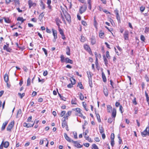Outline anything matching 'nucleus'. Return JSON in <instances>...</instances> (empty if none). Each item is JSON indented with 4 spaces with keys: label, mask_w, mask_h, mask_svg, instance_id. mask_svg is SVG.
<instances>
[{
    "label": "nucleus",
    "mask_w": 149,
    "mask_h": 149,
    "mask_svg": "<svg viewBox=\"0 0 149 149\" xmlns=\"http://www.w3.org/2000/svg\"><path fill=\"white\" fill-rule=\"evenodd\" d=\"M63 13L65 17L66 20L68 23H70L71 22V18L70 15L66 11H65V13L63 11Z\"/></svg>",
    "instance_id": "1"
},
{
    "label": "nucleus",
    "mask_w": 149,
    "mask_h": 149,
    "mask_svg": "<svg viewBox=\"0 0 149 149\" xmlns=\"http://www.w3.org/2000/svg\"><path fill=\"white\" fill-rule=\"evenodd\" d=\"M149 127H147L146 129L143 132H141V134L142 136L145 137L149 136Z\"/></svg>",
    "instance_id": "2"
},
{
    "label": "nucleus",
    "mask_w": 149,
    "mask_h": 149,
    "mask_svg": "<svg viewBox=\"0 0 149 149\" xmlns=\"http://www.w3.org/2000/svg\"><path fill=\"white\" fill-rule=\"evenodd\" d=\"M88 130H85V132H84V137L86 140L90 142H92V141L91 140V138H90L88 136H87V134L88 133Z\"/></svg>",
    "instance_id": "3"
},
{
    "label": "nucleus",
    "mask_w": 149,
    "mask_h": 149,
    "mask_svg": "<svg viewBox=\"0 0 149 149\" xmlns=\"http://www.w3.org/2000/svg\"><path fill=\"white\" fill-rule=\"evenodd\" d=\"M87 8V6L86 4H84L83 6H81L79 10V12L81 14H82L84 12Z\"/></svg>",
    "instance_id": "4"
},
{
    "label": "nucleus",
    "mask_w": 149,
    "mask_h": 149,
    "mask_svg": "<svg viewBox=\"0 0 149 149\" xmlns=\"http://www.w3.org/2000/svg\"><path fill=\"white\" fill-rule=\"evenodd\" d=\"M14 124V121H12L8 125L7 128V130L10 132L11 131V129L13 128Z\"/></svg>",
    "instance_id": "5"
},
{
    "label": "nucleus",
    "mask_w": 149,
    "mask_h": 149,
    "mask_svg": "<svg viewBox=\"0 0 149 149\" xmlns=\"http://www.w3.org/2000/svg\"><path fill=\"white\" fill-rule=\"evenodd\" d=\"M129 31L127 30H125L123 34L124 39L125 40H129Z\"/></svg>",
    "instance_id": "6"
},
{
    "label": "nucleus",
    "mask_w": 149,
    "mask_h": 149,
    "mask_svg": "<svg viewBox=\"0 0 149 149\" xmlns=\"http://www.w3.org/2000/svg\"><path fill=\"white\" fill-rule=\"evenodd\" d=\"M74 145V146L78 148H81L82 147V145H80L79 143L77 142V141H72Z\"/></svg>",
    "instance_id": "7"
},
{
    "label": "nucleus",
    "mask_w": 149,
    "mask_h": 149,
    "mask_svg": "<svg viewBox=\"0 0 149 149\" xmlns=\"http://www.w3.org/2000/svg\"><path fill=\"white\" fill-rule=\"evenodd\" d=\"M28 4L29 8H30L32 6H36V3H33L31 0H29Z\"/></svg>",
    "instance_id": "8"
},
{
    "label": "nucleus",
    "mask_w": 149,
    "mask_h": 149,
    "mask_svg": "<svg viewBox=\"0 0 149 149\" xmlns=\"http://www.w3.org/2000/svg\"><path fill=\"white\" fill-rule=\"evenodd\" d=\"M91 43L92 45L95 44L96 43V39L95 37L92 36L90 38Z\"/></svg>",
    "instance_id": "9"
},
{
    "label": "nucleus",
    "mask_w": 149,
    "mask_h": 149,
    "mask_svg": "<svg viewBox=\"0 0 149 149\" xmlns=\"http://www.w3.org/2000/svg\"><path fill=\"white\" fill-rule=\"evenodd\" d=\"M71 113L72 111H69L66 114L65 116L63 118V119H64V120H65L66 119L67 120L68 117L71 115Z\"/></svg>",
    "instance_id": "10"
},
{
    "label": "nucleus",
    "mask_w": 149,
    "mask_h": 149,
    "mask_svg": "<svg viewBox=\"0 0 149 149\" xmlns=\"http://www.w3.org/2000/svg\"><path fill=\"white\" fill-rule=\"evenodd\" d=\"M84 48L90 54V53H92L91 48L89 46L87 45H84Z\"/></svg>",
    "instance_id": "11"
},
{
    "label": "nucleus",
    "mask_w": 149,
    "mask_h": 149,
    "mask_svg": "<svg viewBox=\"0 0 149 149\" xmlns=\"http://www.w3.org/2000/svg\"><path fill=\"white\" fill-rule=\"evenodd\" d=\"M64 136L65 137V138L69 142H72V141H73V140H72L66 134L64 133Z\"/></svg>",
    "instance_id": "12"
},
{
    "label": "nucleus",
    "mask_w": 149,
    "mask_h": 149,
    "mask_svg": "<svg viewBox=\"0 0 149 149\" xmlns=\"http://www.w3.org/2000/svg\"><path fill=\"white\" fill-rule=\"evenodd\" d=\"M64 62L66 63H70L71 64H72L73 63V61L70 59L68 58H65Z\"/></svg>",
    "instance_id": "13"
},
{
    "label": "nucleus",
    "mask_w": 149,
    "mask_h": 149,
    "mask_svg": "<svg viewBox=\"0 0 149 149\" xmlns=\"http://www.w3.org/2000/svg\"><path fill=\"white\" fill-rule=\"evenodd\" d=\"M34 125V123H33L32 125L30 123H28L27 124L26 123H24L23 126L24 127H26L27 128H29L31 127H33Z\"/></svg>",
    "instance_id": "14"
},
{
    "label": "nucleus",
    "mask_w": 149,
    "mask_h": 149,
    "mask_svg": "<svg viewBox=\"0 0 149 149\" xmlns=\"http://www.w3.org/2000/svg\"><path fill=\"white\" fill-rule=\"evenodd\" d=\"M53 34L54 36V38L55 39H56L57 38V31L56 30H54V29H52Z\"/></svg>",
    "instance_id": "15"
},
{
    "label": "nucleus",
    "mask_w": 149,
    "mask_h": 149,
    "mask_svg": "<svg viewBox=\"0 0 149 149\" xmlns=\"http://www.w3.org/2000/svg\"><path fill=\"white\" fill-rule=\"evenodd\" d=\"M103 92L105 96L107 97L108 95V91L107 88H104Z\"/></svg>",
    "instance_id": "16"
},
{
    "label": "nucleus",
    "mask_w": 149,
    "mask_h": 149,
    "mask_svg": "<svg viewBox=\"0 0 149 149\" xmlns=\"http://www.w3.org/2000/svg\"><path fill=\"white\" fill-rule=\"evenodd\" d=\"M4 49L6 50L7 52H10L12 50V49L10 48L8 46L6 45H4L3 47Z\"/></svg>",
    "instance_id": "17"
},
{
    "label": "nucleus",
    "mask_w": 149,
    "mask_h": 149,
    "mask_svg": "<svg viewBox=\"0 0 149 149\" xmlns=\"http://www.w3.org/2000/svg\"><path fill=\"white\" fill-rule=\"evenodd\" d=\"M116 109L115 108H113L112 111V117L113 118H115L116 115Z\"/></svg>",
    "instance_id": "18"
},
{
    "label": "nucleus",
    "mask_w": 149,
    "mask_h": 149,
    "mask_svg": "<svg viewBox=\"0 0 149 149\" xmlns=\"http://www.w3.org/2000/svg\"><path fill=\"white\" fill-rule=\"evenodd\" d=\"M4 79L6 82H8L9 77L7 73H6L4 76Z\"/></svg>",
    "instance_id": "19"
},
{
    "label": "nucleus",
    "mask_w": 149,
    "mask_h": 149,
    "mask_svg": "<svg viewBox=\"0 0 149 149\" xmlns=\"http://www.w3.org/2000/svg\"><path fill=\"white\" fill-rule=\"evenodd\" d=\"M103 57L104 64L105 65L107 66L108 64V60L104 55L103 56Z\"/></svg>",
    "instance_id": "20"
},
{
    "label": "nucleus",
    "mask_w": 149,
    "mask_h": 149,
    "mask_svg": "<svg viewBox=\"0 0 149 149\" xmlns=\"http://www.w3.org/2000/svg\"><path fill=\"white\" fill-rule=\"evenodd\" d=\"M17 21H21L20 24H21L26 20V19H24L22 17H18L17 18Z\"/></svg>",
    "instance_id": "21"
},
{
    "label": "nucleus",
    "mask_w": 149,
    "mask_h": 149,
    "mask_svg": "<svg viewBox=\"0 0 149 149\" xmlns=\"http://www.w3.org/2000/svg\"><path fill=\"white\" fill-rule=\"evenodd\" d=\"M40 6L41 7V9L42 10H44L45 8V4L42 0L40 1Z\"/></svg>",
    "instance_id": "22"
},
{
    "label": "nucleus",
    "mask_w": 149,
    "mask_h": 149,
    "mask_svg": "<svg viewBox=\"0 0 149 149\" xmlns=\"http://www.w3.org/2000/svg\"><path fill=\"white\" fill-rule=\"evenodd\" d=\"M3 19H4L5 22L6 23H10L11 22V20L8 17H4Z\"/></svg>",
    "instance_id": "23"
},
{
    "label": "nucleus",
    "mask_w": 149,
    "mask_h": 149,
    "mask_svg": "<svg viewBox=\"0 0 149 149\" xmlns=\"http://www.w3.org/2000/svg\"><path fill=\"white\" fill-rule=\"evenodd\" d=\"M102 74L103 81L104 82H106L107 81V79L105 75L103 72H102Z\"/></svg>",
    "instance_id": "24"
},
{
    "label": "nucleus",
    "mask_w": 149,
    "mask_h": 149,
    "mask_svg": "<svg viewBox=\"0 0 149 149\" xmlns=\"http://www.w3.org/2000/svg\"><path fill=\"white\" fill-rule=\"evenodd\" d=\"M71 104H77V99L76 98L74 97V98L72 99L71 101Z\"/></svg>",
    "instance_id": "25"
},
{
    "label": "nucleus",
    "mask_w": 149,
    "mask_h": 149,
    "mask_svg": "<svg viewBox=\"0 0 149 149\" xmlns=\"http://www.w3.org/2000/svg\"><path fill=\"white\" fill-rule=\"evenodd\" d=\"M107 112L108 113H111V111L112 109L111 106L110 105H108L107 106Z\"/></svg>",
    "instance_id": "26"
},
{
    "label": "nucleus",
    "mask_w": 149,
    "mask_h": 149,
    "mask_svg": "<svg viewBox=\"0 0 149 149\" xmlns=\"http://www.w3.org/2000/svg\"><path fill=\"white\" fill-rule=\"evenodd\" d=\"M95 65L96 66H97L98 64V58L97 56V53L96 52H95Z\"/></svg>",
    "instance_id": "27"
},
{
    "label": "nucleus",
    "mask_w": 149,
    "mask_h": 149,
    "mask_svg": "<svg viewBox=\"0 0 149 149\" xmlns=\"http://www.w3.org/2000/svg\"><path fill=\"white\" fill-rule=\"evenodd\" d=\"M66 54L68 55H70V48L68 46H67L66 48Z\"/></svg>",
    "instance_id": "28"
},
{
    "label": "nucleus",
    "mask_w": 149,
    "mask_h": 149,
    "mask_svg": "<svg viewBox=\"0 0 149 149\" xmlns=\"http://www.w3.org/2000/svg\"><path fill=\"white\" fill-rule=\"evenodd\" d=\"M63 123H62V127L64 128L65 127H66L67 125V123L65 121V120H64V119H63Z\"/></svg>",
    "instance_id": "29"
},
{
    "label": "nucleus",
    "mask_w": 149,
    "mask_h": 149,
    "mask_svg": "<svg viewBox=\"0 0 149 149\" xmlns=\"http://www.w3.org/2000/svg\"><path fill=\"white\" fill-rule=\"evenodd\" d=\"M3 146L4 147L7 148L8 147L9 145V143L8 141H6L5 142H3Z\"/></svg>",
    "instance_id": "30"
},
{
    "label": "nucleus",
    "mask_w": 149,
    "mask_h": 149,
    "mask_svg": "<svg viewBox=\"0 0 149 149\" xmlns=\"http://www.w3.org/2000/svg\"><path fill=\"white\" fill-rule=\"evenodd\" d=\"M7 123L8 122L6 121L3 123L2 126L1 127V130H4L7 124Z\"/></svg>",
    "instance_id": "31"
},
{
    "label": "nucleus",
    "mask_w": 149,
    "mask_h": 149,
    "mask_svg": "<svg viewBox=\"0 0 149 149\" xmlns=\"http://www.w3.org/2000/svg\"><path fill=\"white\" fill-rule=\"evenodd\" d=\"M87 73L88 75V79H91L92 78L91 76L92 75L91 74V72L90 71H87Z\"/></svg>",
    "instance_id": "32"
},
{
    "label": "nucleus",
    "mask_w": 149,
    "mask_h": 149,
    "mask_svg": "<svg viewBox=\"0 0 149 149\" xmlns=\"http://www.w3.org/2000/svg\"><path fill=\"white\" fill-rule=\"evenodd\" d=\"M22 113V111L20 109H19L17 111V115H16V118H18V116L21 115Z\"/></svg>",
    "instance_id": "33"
},
{
    "label": "nucleus",
    "mask_w": 149,
    "mask_h": 149,
    "mask_svg": "<svg viewBox=\"0 0 149 149\" xmlns=\"http://www.w3.org/2000/svg\"><path fill=\"white\" fill-rule=\"evenodd\" d=\"M61 61L62 63L64 62L65 58L63 55H61L60 56Z\"/></svg>",
    "instance_id": "34"
},
{
    "label": "nucleus",
    "mask_w": 149,
    "mask_h": 149,
    "mask_svg": "<svg viewBox=\"0 0 149 149\" xmlns=\"http://www.w3.org/2000/svg\"><path fill=\"white\" fill-rule=\"evenodd\" d=\"M93 25L95 27H96L97 26V21L95 19V17H94V23Z\"/></svg>",
    "instance_id": "35"
},
{
    "label": "nucleus",
    "mask_w": 149,
    "mask_h": 149,
    "mask_svg": "<svg viewBox=\"0 0 149 149\" xmlns=\"http://www.w3.org/2000/svg\"><path fill=\"white\" fill-rule=\"evenodd\" d=\"M44 15L43 14V13H42L39 16V19L41 21L43 17L44 16Z\"/></svg>",
    "instance_id": "36"
},
{
    "label": "nucleus",
    "mask_w": 149,
    "mask_h": 149,
    "mask_svg": "<svg viewBox=\"0 0 149 149\" xmlns=\"http://www.w3.org/2000/svg\"><path fill=\"white\" fill-rule=\"evenodd\" d=\"M18 95L20 97V98L21 99L22 98L24 97L25 95V93H23L22 94H21L20 93H18Z\"/></svg>",
    "instance_id": "37"
},
{
    "label": "nucleus",
    "mask_w": 149,
    "mask_h": 149,
    "mask_svg": "<svg viewBox=\"0 0 149 149\" xmlns=\"http://www.w3.org/2000/svg\"><path fill=\"white\" fill-rule=\"evenodd\" d=\"M58 30L60 34L61 35L64 34L63 30L62 29H61L60 27H59L58 28Z\"/></svg>",
    "instance_id": "38"
},
{
    "label": "nucleus",
    "mask_w": 149,
    "mask_h": 149,
    "mask_svg": "<svg viewBox=\"0 0 149 149\" xmlns=\"http://www.w3.org/2000/svg\"><path fill=\"white\" fill-rule=\"evenodd\" d=\"M96 113L97 118L98 121L99 122H100L101 121V119L100 118V116L99 114H98V113L97 114L96 113Z\"/></svg>",
    "instance_id": "39"
},
{
    "label": "nucleus",
    "mask_w": 149,
    "mask_h": 149,
    "mask_svg": "<svg viewBox=\"0 0 149 149\" xmlns=\"http://www.w3.org/2000/svg\"><path fill=\"white\" fill-rule=\"evenodd\" d=\"M70 80L71 81V83L73 85H74L75 84L76 80L74 79L73 78H72L71 79H70Z\"/></svg>",
    "instance_id": "40"
},
{
    "label": "nucleus",
    "mask_w": 149,
    "mask_h": 149,
    "mask_svg": "<svg viewBox=\"0 0 149 149\" xmlns=\"http://www.w3.org/2000/svg\"><path fill=\"white\" fill-rule=\"evenodd\" d=\"M106 58H107L108 59H110L111 58V56L109 54V53L108 51H107L106 52Z\"/></svg>",
    "instance_id": "41"
},
{
    "label": "nucleus",
    "mask_w": 149,
    "mask_h": 149,
    "mask_svg": "<svg viewBox=\"0 0 149 149\" xmlns=\"http://www.w3.org/2000/svg\"><path fill=\"white\" fill-rule=\"evenodd\" d=\"M65 113L66 112L65 111H62L60 114V116L61 117H63L65 114Z\"/></svg>",
    "instance_id": "42"
},
{
    "label": "nucleus",
    "mask_w": 149,
    "mask_h": 149,
    "mask_svg": "<svg viewBox=\"0 0 149 149\" xmlns=\"http://www.w3.org/2000/svg\"><path fill=\"white\" fill-rule=\"evenodd\" d=\"M145 94L146 97V100L148 102L149 101V97H148V93H147L146 91L145 92Z\"/></svg>",
    "instance_id": "43"
},
{
    "label": "nucleus",
    "mask_w": 149,
    "mask_h": 149,
    "mask_svg": "<svg viewBox=\"0 0 149 149\" xmlns=\"http://www.w3.org/2000/svg\"><path fill=\"white\" fill-rule=\"evenodd\" d=\"M31 81V79L29 78L27 80V86H29L30 85Z\"/></svg>",
    "instance_id": "44"
},
{
    "label": "nucleus",
    "mask_w": 149,
    "mask_h": 149,
    "mask_svg": "<svg viewBox=\"0 0 149 149\" xmlns=\"http://www.w3.org/2000/svg\"><path fill=\"white\" fill-rule=\"evenodd\" d=\"M57 91H58L57 89ZM58 95L60 97V98L61 99L63 100H64L65 101V100H64V99H65V97H63V96L61 95L58 92Z\"/></svg>",
    "instance_id": "45"
},
{
    "label": "nucleus",
    "mask_w": 149,
    "mask_h": 149,
    "mask_svg": "<svg viewBox=\"0 0 149 149\" xmlns=\"http://www.w3.org/2000/svg\"><path fill=\"white\" fill-rule=\"evenodd\" d=\"M149 31V28L148 27H146L145 28V31L144 32L146 33H147Z\"/></svg>",
    "instance_id": "46"
},
{
    "label": "nucleus",
    "mask_w": 149,
    "mask_h": 149,
    "mask_svg": "<svg viewBox=\"0 0 149 149\" xmlns=\"http://www.w3.org/2000/svg\"><path fill=\"white\" fill-rule=\"evenodd\" d=\"M80 99L81 100H83L84 99V97L83 95L81 93H80L79 95Z\"/></svg>",
    "instance_id": "47"
},
{
    "label": "nucleus",
    "mask_w": 149,
    "mask_h": 149,
    "mask_svg": "<svg viewBox=\"0 0 149 149\" xmlns=\"http://www.w3.org/2000/svg\"><path fill=\"white\" fill-rule=\"evenodd\" d=\"M104 33H100L99 34V36L101 38H103L104 37Z\"/></svg>",
    "instance_id": "48"
},
{
    "label": "nucleus",
    "mask_w": 149,
    "mask_h": 149,
    "mask_svg": "<svg viewBox=\"0 0 149 149\" xmlns=\"http://www.w3.org/2000/svg\"><path fill=\"white\" fill-rule=\"evenodd\" d=\"M55 21H56V23H61V22L60 20L58 17L56 18Z\"/></svg>",
    "instance_id": "49"
},
{
    "label": "nucleus",
    "mask_w": 149,
    "mask_h": 149,
    "mask_svg": "<svg viewBox=\"0 0 149 149\" xmlns=\"http://www.w3.org/2000/svg\"><path fill=\"white\" fill-rule=\"evenodd\" d=\"M77 86L81 89H82L84 88L82 85L81 83H79Z\"/></svg>",
    "instance_id": "50"
},
{
    "label": "nucleus",
    "mask_w": 149,
    "mask_h": 149,
    "mask_svg": "<svg viewBox=\"0 0 149 149\" xmlns=\"http://www.w3.org/2000/svg\"><path fill=\"white\" fill-rule=\"evenodd\" d=\"M73 134L74 135V138L75 139H77V134L76 132H73Z\"/></svg>",
    "instance_id": "51"
},
{
    "label": "nucleus",
    "mask_w": 149,
    "mask_h": 149,
    "mask_svg": "<svg viewBox=\"0 0 149 149\" xmlns=\"http://www.w3.org/2000/svg\"><path fill=\"white\" fill-rule=\"evenodd\" d=\"M99 129H100V132L101 134L102 133L104 132V130L102 127H100Z\"/></svg>",
    "instance_id": "52"
},
{
    "label": "nucleus",
    "mask_w": 149,
    "mask_h": 149,
    "mask_svg": "<svg viewBox=\"0 0 149 149\" xmlns=\"http://www.w3.org/2000/svg\"><path fill=\"white\" fill-rule=\"evenodd\" d=\"M145 8L144 6H141L140 7V10L141 12H143Z\"/></svg>",
    "instance_id": "53"
},
{
    "label": "nucleus",
    "mask_w": 149,
    "mask_h": 149,
    "mask_svg": "<svg viewBox=\"0 0 149 149\" xmlns=\"http://www.w3.org/2000/svg\"><path fill=\"white\" fill-rule=\"evenodd\" d=\"M141 39L143 42H145V38L143 35H141Z\"/></svg>",
    "instance_id": "54"
},
{
    "label": "nucleus",
    "mask_w": 149,
    "mask_h": 149,
    "mask_svg": "<svg viewBox=\"0 0 149 149\" xmlns=\"http://www.w3.org/2000/svg\"><path fill=\"white\" fill-rule=\"evenodd\" d=\"M113 120L112 118H110L108 119V122L110 123H111L112 122Z\"/></svg>",
    "instance_id": "55"
},
{
    "label": "nucleus",
    "mask_w": 149,
    "mask_h": 149,
    "mask_svg": "<svg viewBox=\"0 0 149 149\" xmlns=\"http://www.w3.org/2000/svg\"><path fill=\"white\" fill-rule=\"evenodd\" d=\"M92 146L94 149H99L98 147L95 144H93L92 145Z\"/></svg>",
    "instance_id": "56"
},
{
    "label": "nucleus",
    "mask_w": 149,
    "mask_h": 149,
    "mask_svg": "<svg viewBox=\"0 0 149 149\" xmlns=\"http://www.w3.org/2000/svg\"><path fill=\"white\" fill-rule=\"evenodd\" d=\"M92 79H88V82H89V86L91 87H92Z\"/></svg>",
    "instance_id": "57"
},
{
    "label": "nucleus",
    "mask_w": 149,
    "mask_h": 149,
    "mask_svg": "<svg viewBox=\"0 0 149 149\" xmlns=\"http://www.w3.org/2000/svg\"><path fill=\"white\" fill-rule=\"evenodd\" d=\"M42 50L44 51V52L45 53V54L47 56V50L46 49L44 48H42Z\"/></svg>",
    "instance_id": "58"
},
{
    "label": "nucleus",
    "mask_w": 149,
    "mask_h": 149,
    "mask_svg": "<svg viewBox=\"0 0 149 149\" xmlns=\"http://www.w3.org/2000/svg\"><path fill=\"white\" fill-rule=\"evenodd\" d=\"M38 81L39 82H41L42 83H43L45 81L44 79H40L39 77H38Z\"/></svg>",
    "instance_id": "59"
},
{
    "label": "nucleus",
    "mask_w": 149,
    "mask_h": 149,
    "mask_svg": "<svg viewBox=\"0 0 149 149\" xmlns=\"http://www.w3.org/2000/svg\"><path fill=\"white\" fill-rule=\"evenodd\" d=\"M123 107L121 105L120 106V108H119V110L121 112V113H123Z\"/></svg>",
    "instance_id": "60"
},
{
    "label": "nucleus",
    "mask_w": 149,
    "mask_h": 149,
    "mask_svg": "<svg viewBox=\"0 0 149 149\" xmlns=\"http://www.w3.org/2000/svg\"><path fill=\"white\" fill-rule=\"evenodd\" d=\"M111 140H114V134L113 133H112L111 135Z\"/></svg>",
    "instance_id": "61"
},
{
    "label": "nucleus",
    "mask_w": 149,
    "mask_h": 149,
    "mask_svg": "<svg viewBox=\"0 0 149 149\" xmlns=\"http://www.w3.org/2000/svg\"><path fill=\"white\" fill-rule=\"evenodd\" d=\"M114 13L116 14V15H119L118 11L117 9H116L114 10Z\"/></svg>",
    "instance_id": "62"
},
{
    "label": "nucleus",
    "mask_w": 149,
    "mask_h": 149,
    "mask_svg": "<svg viewBox=\"0 0 149 149\" xmlns=\"http://www.w3.org/2000/svg\"><path fill=\"white\" fill-rule=\"evenodd\" d=\"M32 117L31 116H30L29 117L27 118V122H29L31 121V119H32Z\"/></svg>",
    "instance_id": "63"
},
{
    "label": "nucleus",
    "mask_w": 149,
    "mask_h": 149,
    "mask_svg": "<svg viewBox=\"0 0 149 149\" xmlns=\"http://www.w3.org/2000/svg\"><path fill=\"white\" fill-rule=\"evenodd\" d=\"M73 84L72 83L70 84L67 85V87L68 88H70L73 87Z\"/></svg>",
    "instance_id": "64"
}]
</instances>
